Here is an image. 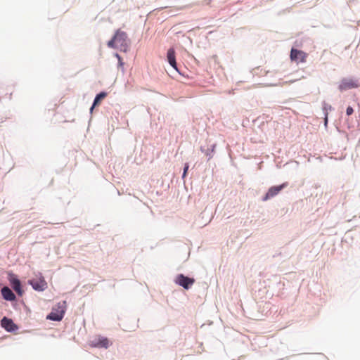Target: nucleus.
<instances>
[{
  "instance_id": "obj_16",
  "label": "nucleus",
  "mask_w": 360,
  "mask_h": 360,
  "mask_svg": "<svg viewBox=\"0 0 360 360\" xmlns=\"http://www.w3.org/2000/svg\"><path fill=\"white\" fill-rule=\"evenodd\" d=\"M116 57L118 58V60H119V63L120 65H123V62L122 60V58L121 57L118 55V54H116Z\"/></svg>"
},
{
  "instance_id": "obj_9",
  "label": "nucleus",
  "mask_w": 360,
  "mask_h": 360,
  "mask_svg": "<svg viewBox=\"0 0 360 360\" xmlns=\"http://www.w3.org/2000/svg\"><path fill=\"white\" fill-rule=\"evenodd\" d=\"M1 326L6 330L11 332L18 328L17 326L13 323L12 319L4 317L1 321Z\"/></svg>"
},
{
  "instance_id": "obj_4",
  "label": "nucleus",
  "mask_w": 360,
  "mask_h": 360,
  "mask_svg": "<svg viewBox=\"0 0 360 360\" xmlns=\"http://www.w3.org/2000/svg\"><path fill=\"white\" fill-rule=\"evenodd\" d=\"M359 87L358 80L353 78H344L339 84V89L342 91L350 89Z\"/></svg>"
},
{
  "instance_id": "obj_5",
  "label": "nucleus",
  "mask_w": 360,
  "mask_h": 360,
  "mask_svg": "<svg viewBox=\"0 0 360 360\" xmlns=\"http://www.w3.org/2000/svg\"><path fill=\"white\" fill-rule=\"evenodd\" d=\"M32 287L37 291H44L47 288V283L42 276L39 278H33L29 281Z\"/></svg>"
},
{
  "instance_id": "obj_10",
  "label": "nucleus",
  "mask_w": 360,
  "mask_h": 360,
  "mask_svg": "<svg viewBox=\"0 0 360 360\" xmlns=\"http://www.w3.org/2000/svg\"><path fill=\"white\" fill-rule=\"evenodd\" d=\"M167 60L169 63L176 70L178 71L176 62V56H175V51L174 49H169L167 51Z\"/></svg>"
},
{
  "instance_id": "obj_17",
  "label": "nucleus",
  "mask_w": 360,
  "mask_h": 360,
  "mask_svg": "<svg viewBox=\"0 0 360 360\" xmlns=\"http://www.w3.org/2000/svg\"><path fill=\"white\" fill-rule=\"evenodd\" d=\"M327 122H328V115L326 114V117H325V125H327Z\"/></svg>"
},
{
  "instance_id": "obj_1",
  "label": "nucleus",
  "mask_w": 360,
  "mask_h": 360,
  "mask_svg": "<svg viewBox=\"0 0 360 360\" xmlns=\"http://www.w3.org/2000/svg\"><path fill=\"white\" fill-rule=\"evenodd\" d=\"M127 46V35L126 32L117 30L114 37L108 42V46L110 48H126Z\"/></svg>"
},
{
  "instance_id": "obj_8",
  "label": "nucleus",
  "mask_w": 360,
  "mask_h": 360,
  "mask_svg": "<svg viewBox=\"0 0 360 360\" xmlns=\"http://www.w3.org/2000/svg\"><path fill=\"white\" fill-rule=\"evenodd\" d=\"M288 186V183H283L279 186H271L269 188L266 195L263 197L262 200L266 201L279 193V192Z\"/></svg>"
},
{
  "instance_id": "obj_7",
  "label": "nucleus",
  "mask_w": 360,
  "mask_h": 360,
  "mask_svg": "<svg viewBox=\"0 0 360 360\" xmlns=\"http://www.w3.org/2000/svg\"><path fill=\"white\" fill-rule=\"evenodd\" d=\"M111 345L110 340L105 337L98 336L90 342V345L93 347L107 349Z\"/></svg>"
},
{
  "instance_id": "obj_13",
  "label": "nucleus",
  "mask_w": 360,
  "mask_h": 360,
  "mask_svg": "<svg viewBox=\"0 0 360 360\" xmlns=\"http://www.w3.org/2000/svg\"><path fill=\"white\" fill-rule=\"evenodd\" d=\"M106 96H107V94L105 92H101L100 94L96 95V96L94 99L93 105L90 109L91 112L93 110L94 108L96 105L99 104V103L101 102V100H103V98H105L106 97Z\"/></svg>"
},
{
  "instance_id": "obj_3",
  "label": "nucleus",
  "mask_w": 360,
  "mask_h": 360,
  "mask_svg": "<svg viewBox=\"0 0 360 360\" xmlns=\"http://www.w3.org/2000/svg\"><path fill=\"white\" fill-rule=\"evenodd\" d=\"M307 53L303 51L292 48L290 58L292 61L296 62L297 63H305L307 61Z\"/></svg>"
},
{
  "instance_id": "obj_2",
  "label": "nucleus",
  "mask_w": 360,
  "mask_h": 360,
  "mask_svg": "<svg viewBox=\"0 0 360 360\" xmlns=\"http://www.w3.org/2000/svg\"><path fill=\"white\" fill-rule=\"evenodd\" d=\"M66 307L65 301L58 302L52 308L51 313L47 316V319L56 321H61L64 316Z\"/></svg>"
},
{
  "instance_id": "obj_11",
  "label": "nucleus",
  "mask_w": 360,
  "mask_h": 360,
  "mask_svg": "<svg viewBox=\"0 0 360 360\" xmlns=\"http://www.w3.org/2000/svg\"><path fill=\"white\" fill-rule=\"evenodd\" d=\"M1 294L3 297L8 301H13L15 300V295L12 290L8 287H4L1 289Z\"/></svg>"
},
{
  "instance_id": "obj_6",
  "label": "nucleus",
  "mask_w": 360,
  "mask_h": 360,
  "mask_svg": "<svg viewBox=\"0 0 360 360\" xmlns=\"http://www.w3.org/2000/svg\"><path fill=\"white\" fill-rule=\"evenodd\" d=\"M175 283L185 289H188L195 283V279L185 276L184 274H179L176 277Z\"/></svg>"
},
{
  "instance_id": "obj_14",
  "label": "nucleus",
  "mask_w": 360,
  "mask_h": 360,
  "mask_svg": "<svg viewBox=\"0 0 360 360\" xmlns=\"http://www.w3.org/2000/svg\"><path fill=\"white\" fill-rule=\"evenodd\" d=\"M354 112V110L351 106H348L346 110L347 115H351Z\"/></svg>"
},
{
  "instance_id": "obj_15",
  "label": "nucleus",
  "mask_w": 360,
  "mask_h": 360,
  "mask_svg": "<svg viewBox=\"0 0 360 360\" xmlns=\"http://www.w3.org/2000/svg\"><path fill=\"white\" fill-rule=\"evenodd\" d=\"M188 169V165L186 164L185 167H184V169L183 178L186 176Z\"/></svg>"
},
{
  "instance_id": "obj_12",
  "label": "nucleus",
  "mask_w": 360,
  "mask_h": 360,
  "mask_svg": "<svg viewBox=\"0 0 360 360\" xmlns=\"http://www.w3.org/2000/svg\"><path fill=\"white\" fill-rule=\"evenodd\" d=\"M11 284L12 285V288H13V290L19 295H22V288H21V283H20V281H19V279H18L17 278H12L11 279Z\"/></svg>"
}]
</instances>
